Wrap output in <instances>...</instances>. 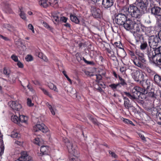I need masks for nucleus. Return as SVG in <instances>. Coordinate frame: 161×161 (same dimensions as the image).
I'll use <instances>...</instances> for the list:
<instances>
[{
	"instance_id": "18",
	"label": "nucleus",
	"mask_w": 161,
	"mask_h": 161,
	"mask_svg": "<svg viewBox=\"0 0 161 161\" xmlns=\"http://www.w3.org/2000/svg\"><path fill=\"white\" fill-rule=\"evenodd\" d=\"M3 9L5 12L8 13L11 12V8L10 6L6 1H4L2 3Z\"/></svg>"
},
{
	"instance_id": "32",
	"label": "nucleus",
	"mask_w": 161,
	"mask_h": 161,
	"mask_svg": "<svg viewBox=\"0 0 161 161\" xmlns=\"http://www.w3.org/2000/svg\"><path fill=\"white\" fill-rule=\"evenodd\" d=\"M48 85L50 89L53 90L57 92H58V90L57 89L56 86L53 84V83L50 82L48 83Z\"/></svg>"
},
{
	"instance_id": "4",
	"label": "nucleus",
	"mask_w": 161,
	"mask_h": 161,
	"mask_svg": "<svg viewBox=\"0 0 161 161\" xmlns=\"http://www.w3.org/2000/svg\"><path fill=\"white\" fill-rule=\"evenodd\" d=\"M161 43L159 36L156 35H152L148 38V44L150 47L154 49Z\"/></svg>"
},
{
	"instance_id": "11",
	"label": "nucleus",
	"mask_w": 161,
	"mask_h": 161,
	"mask_svg": "<svg viewBox=\"0 0 161 161\" xmlns=\"http://www.w3.org/2000/svg\"><path fill=\"white\" fill-rule=\"evenodd\" d=\"M136 21V20L134 19H127V20L123 25L124 27L127 30L131 31Z\"/></svg>"
},
{
	"instance_id": "3",
	"label": "nucleus",
	"mask_w": 161,
	"mask_h": 161,
	"mask_svg": "<svg viewBox=\"0 0 161 161\" xmlns=\"http://www.w3.org/2000/svg\"><path fill=\"white\" fill-rule=\"evenodd\" d=\"M64 142L67 147L69 153L76 158H78L79 155L76 149V147L73 144V142L70 141L67 138L64 139Z\"/></svg>"
},
{
	"instance_id": "12",
	"label": "nucleus",
	"mask_w": 161,
	"mask_h": 161,
	"mask_svg": "<svg viewBox=\"0 0 161 161\" xmlns=\"http://www.w3.org/2000/svg\"><path fill=\"white\" fill-rule=\"evenodd\" d=\"M8 105L14 111H16L18 112V113L22 108L21 105L16 101H9L8 103Z\"/></svg>"
},
{
	"instance_id": "61",
	"label": "nucleus",
	"mask_w": 161,
	"mask_h": 161,
	"mask_svg": "<svg viewBox=\"0 0 161 161\" xmlns=\"http://www.w3.org/2000/svg\"><path fill=\"white\" fill-rule=\"evenodd\" d=\"M114 45L116 46L117 47H118L121 49H122V48L121 47V43L120 42H115L114 43Z\"/></svg>"
},
{
	"instance_id": "10",
	"label": "nucleus",
	"mask_w": 161,
	"mask_h": 161,
	"mask_svg": "<svg viewBox=\"0 0 161 161\" xmlns=\"http://www.w3.org/2000/svg\"><path fill=\"white\" fill-rule=\"evenodd\" d=\"M124 100V106L125 109L130 111V110H134L135 107L133 106L131 102L126 97L123 96Z\"/></svg>"
},
{
	"instance_id": "44",
	"label": "nucleus",
	"mask_w": 161,
	"mask_h": 161,
	"mask_svg": "<svg viewBox=\"0 0 161 161\" xmlns=\"http://www.w3.org/2000/svg\"><path fill=\"white\" fill-rule=\"evenodd\" d=\"M42 25L44 26L47 29L52 31L53 28H52L46 22H43L42 23Z\"/></svg>"
},
{
	"instance_id": "38",
	"label": "nucleus",
	"mask_w": 161,
	"mask_h": 161,
	"mask_svg": "<svg viewBox=\"0 0 161 161\" xmlns=\"http://www.w3.org/2000/svg\"><path fill=\"white\" fill-rule=\"evenodd\" d=\"M46 105L49 108L50 111L51 112L52 114L53 115H54L55 114V113L51 105H50L49 103L48 102L46 103Z\"/></svg>"
},
{
	"instance_id": "21",
	"label": "nucleus",
	"mask_w": 161,
	"mask_h": 161,
	"mask_svg": "<svg viewBox=\"0 0 161 161\" xmlns=\"http://www.w3.org/2000/svg\"><path fill=\"white\" fill-rule=\"evenodd\" d=\"M153 50L154 56L156 57V58H157V60L161 59V58H159V54L161 53V47H159L157 48L156 47Z\"/></svg>"
},
{
	"instance_id": "46",
	"label": "nucleus",
	"mask_w": 161,
	"mask_h": 161,
	"mask_svg": "<svg viewBox=\"0 0 161 161\" xmlns=\"http://www.w3.org/2000/svg\"><path fill=\"white\" fill-rule=\"evenodd\" d=\"M123 122L127 124H130L131 125H134V124L133 123V122L130 120L126 119H123Z\"/></svg>"
},
{
	"instance_id": "50",
	"label": "nucleus",
	"mask_w": 161,
	"mask_h": 161,
	"mask_svg": "<svg viewBox=\"0 0 161 161\" xmlns=\"http://www.w3.org/2000/svg\"><path fill=\"white\" fill-rule=\"evenodd\" d=\"M109 153L111 155L112 157L116 158H118V156L113 152L110 150L108 151Z\"/></svg>"
},
{
	"instance_id": "54",
	"label": "nucleus",
	"mask_w": 161,
	"mask_h": 161,
	"mask_svg": "<svg viewBox=\"0 0 161 161\" xmlns=\"http://www.w3.org/2000/svg\"><path fill=\"white\" fill-rule=\"evenodd\" d=\"M25 60L27 61H30L33 60V58L31 55H27L26 57Z\"/></svg>"
},
{
	"instance_id": "62",
	"label": "nucleus",
	"mask_w": 161,
	"mask_h": 161,
	"mask_svg": "<svg viewBox=\"0 0 161 161\" xmlns=\"http://www.w3.org/2000/svg\"><path fill=\"white\" fill-rule=\"evenodd\" d=\"M17 65L20 68H23L24 67L23 64L19 61L17 62Z\"/></svg>"
},
{
	"instance_id": "58",
	"label": "nucleus",
	"mask_w": 161,
	"mask_h": 161,
	"mask_svg": "<svg viewBox=\"0 0 161 161\" xmlns=\"http://www.w3.org/2000/svg\"><path fill=\"white\" fill-rule=\"evenodd\" d=\"M4 147L3 145L1 146L0 147V157L3 153Z\"/></svg>"
},
{
	"instance_id": "6",
	"label": "nucleus",
	"mask_w": 161,
	"mask_h": 161,
	"mask_svg": "<svg viewBox=\"0 0 161 161\" xmlns=\"http://www.w3.org/2000/svg\"><path fill=\"white\" fill-rule=\"evenodd\" d=\"M136 86L134 87L132 90V93H130L129 92H124V93L128 97H129L130 99L134 100L138 99V100H141V98H140V93L136 89Z\"/></svg>"
},
{
	"instance_id": "48",
	"label": "nucleus",
	"mask_w": 161,
	"mask_h": 161,
	"mask_svg": "<svg viewBox=\"0 0 161 161\" xmlns=\"http://www.w3.org/2000/svg\"><path fill=\"white\" fill-rule=\"evenodd\" d=\"M129 54L131 58L133 59V60H134V59L136 58L137 57L136 56L134 52L131 51H129Z\"/></svg>"
},
{
	"instance_id": "25",
	"label": "nucleus",
	"mask_w": 161,
	"mask_h": 161,
	"mask_svg": "<svg viewBox=\"0 0 161 161\" xmlns=\"http://www.w3.org/2000/svg\"><path fill=\"white\" fill-rule=\"evenodd\" d=\"M49 148L47 146H42L40 149V151L43 154H47Z\"/></svg>"
},
{
	"instance_id": "63",
	"label": "nucleus",
	"mask_w": 161,
	"mask_h": 161,
	"mask_svg": "<svg viewBox=\"0 0 161 161\" xmlns=\"http://www.w3.org/2000/svg\"><path fill=\"white\" fill-rule=\"evenodd\" d=\"M136 55L137 56V57H139L141 56H142L143 54V53L140 52L139 51L136 50Z\"/></svg>"
},
{
	"instance_id": "27",
	"label": "nucleus",
	"mask_w": 161,
	"mask_h": 161,
	"mask_svg": "<svg viewBox=\"0 0 161 161\" xmlns=\"http://www.w3.org/2000/svg\"><path fill=\"white\" fill-rule=\"evenodd\" d=\"M47 1L50 5L54 8H56L58 7V5L57 0H47Z\"/></svg>"
},
{
	"instance_id": "56",
	"label": "nucleus",
	"mask_w": 161,
	"mask_h": 161,
	"mask_svg": "<svg viewBox=\"0 0 161 161\" xmlns=\"http://www.w3.org/2000/svg\"><path fill=\"white\" fill-rule=\"evenodd\" d=\"M156 66H158L161 69V59H159L158 61L155 64Z\"/></svg>"
},
{
	"instance_id": "45",
	"label": "nucleus",
	"mask_w": 161,
	"mask_h": 161,
	"mask_svg": "<svg viewBox=\"0 0 161 161\" xmlns=\"http://www.w3.org/2000/svg\"><path fill=\"white\" fill-rule=\"evenodd\" d=\"M40 89L45 94L51 98L52 97V95L49 93L48 92L47 90L43 88H41Z\"/></svg>"
},
{
	"instance_id": "53",
	"label": "nucleus",
	"mask_w": 161,
	"mask_h": 161,
	"mask_svg": "<svg viewBox=\"0 0 161 161\" xmlns=\"http://www.w3.org/2000/svg\"><path fill=\"white\" fill-rule=\"evenodd\" d=\"M96 75V76L97 79L96 82L99 83V81L102 79V77L100 74Z\"/></svg>"
},
{
	"instance_id": "13",
	"label": "nucleus",
	"mask_w": 161,
	"mask_h": 161,
	"mask_svg": "<svg viewBox=\"0 0 161 161\" xmlns=\"http://www.w3.org/2000/svg\"><path fill=\"white\" fill-rule=\"evenodd\" d=\"M14 161H34L32 158L26 151H23L21 153V156L16 160Z\"/></svg>"
},
{
	"instance_id": "23",
	"label": "nucleus",
	"mask_w": 161,
	"mask_h": 161,
	"mask_svg": "<svg viewBox=\"0 0 161 161\" xmlns=\"http://www.w3.org/2000/svg\"><path fill=\"white\" fill-rule=\"evenodd\" d=\"M143 88H141L139 86H136V89L137 91H138L141 94H146L147 93V89H146L145 87L142 85Z\"/></svg>"
},
{
	"instance_id": "7",
	"label": "nucleus",
	"mask_w": 161,
	"mask_h": 161,
	"mask_svg": "<svg viewBox=\"0 0 161 161\" xmlns=\"http://www.w3.org/2000/svg\"><path fill=\"white\" fill-rule=\"evenodd\" d=\"M127 19V17L125 15L120 13L115 15L114 21L118 25H123L124 24Z\"/></svg>"
},
{
	"instance_id": "19",
	"label": "nucleus",
	"mask_w": 161,
	"mask_h": 161,
	"mask_svg": "<svg viewBox=\"0 0 161 161\" xmlns=\"http://www.w3.org/2000/svg\"><path fill=\"white\" fill-rule=\"evenodd\" d=\"M153 80L155 83L161 87V76L156 74L154 75Z\"/></svg>"
},
{
	"instance_id": "43",
	"label": "nucleus",
	"mask_w": 161,
	"mask_h": 161,
	"mask_svg": "<svg viewBox=\"0 0 161 161\" xmlns=\"http://www.w3.org/2000/svg\"><path fill=\"white\" fill-rule=\"evenodd\" d=\"M90 120L92 121L93 124L95 125H98V122L97 121V120L94 118H93L92 116H90L89 118Z\"/></svg>"
},
{
	"instance_id": "20",
	"label": "nucleus",
	"mask_w": 161,
	"mask_h": 161,
	"mask_svg": "<svg viewBox=\"0 0 161 161\" xmlns=\"http://www.w3.org/2000/svg\"><path fill=\"white\" fill-rule=\"evenodd\" d=\"M133 61L134 64L135 65L142 69L145 68V65L143 64V63L137 58L134 59Z\"/></svg>"
},
{
	"instance_id": "60",
	"label": "nucleus",
	"mask_w": 161,
	"mask_h": 161,
	"mask_svg": "<svg viewBox=\"0 0 161 161\" xmlns=\"http://www.w3.org/2000/svg\"><path fill=\"white\" fill-rule=\"evenodd\" d=\"M15 77H14V75H11L9 77V80L11 82H14L15 81Z\"/></svg>"
},
{
	"instance_id": "17",
	"label": "nucleus",
	"mask_w": 161,
	"mask_h": 161,
	"mask_svg": "<svg viewBox=\"0 0 161 161\" xmlns=\"http://www.w3.org/2000/svg\"><path fill=\"white\" fill-rule=\"evenodd\" d=\"M114 2V0H103L102 5L105 8L108 9L113 5Z\"/></svg>"
},
{
	"instance_id": "22",
	"label": "nucleus",
	"mask_w": 161,
	"mask_h": 161,
	"mask_svg": "<svg viewBox=\"0 0 161 161\" xmlns=\"http://www.w3.org/2000/svg\"><path fill=\"white\" fill-rule=\"evenodd\" d=\"M141 39H140V41L139 42H139L141 43V45L140 46V48L141 50H143L146 49V48L148 46L147 43L146 41H145L143 40V38L142 39V41H141Z\"/></svg>"
},
{
	"instance_id": "34",
	"label": "nucleus",
	"mask_w": 161,
	"mask_h": 161,
	"mask_svg": "<svg viewBox=\"0 0 161 161\" xmlns=\"http://www.w3.org/2000/svg\"><path fill=\"white\" fill-rule=\"evenodd\" d=\"M11 120L15 123H17L19 122V118L16 115H13L11 117Z\"/></svg>"
},
{
	"instance_id": "8",
	"label": "nucleus",
	"mask_w": 161,
	"mask_h": 161,
	"mask_svg": "<svg viewBox=\"0 0 161 161\" xmlns=\"http://www.w3.org/2000/svg\"><path fill=\"white\" fill-rule=\"evenodd\" d=\"M150 47H148L146 51V53L147 54L148 58L150 62L155 64L158 61L157 58L154 56V52L153 49Z\"/></svg>"
},
{
	"instance_id": "51",
	"label": "nucleus",
	"mask_w": 161,
	"mask_h": 161,
	"mask_svg": "<svg viewBox=\"0 0 161 161\" xmlns=\"http://www.w3.org/2000/svg\"><path fill=\"white\" fill-rule=\"evenodd\" d=\"M27 104L29 107H32L34 105V104L32 103L31 100L28 98L27 99Z\"/></svg>"
},
{
	"instance_id": "15",
	"label": "nucleus",
	"mask_w": 161,
	"mask_h": 161,
	"mask_svg": "<svg viewBox=\"0 0 161 161\" xmlns=\"http://www.w3.org/2000/svg\"><path fill=\"white\" fill-rule=\"evenodd\" d=\"M151 13L155 17L161 16V8L158 6H154L151 8Z\"/></svg>"
},
{
	"instance_id": "35",
	"label": "nucleus",
	"mask_w": 161,
	"mask_h": 161,
	"mask_svg": "<svg viewBox=\"0 0 161 161\" xmlns=\"http://www.w3.org/2000/svg\"><path fill=\"white\" fill-rule=\"evenodd\" d=\"M52 19L55 21H58L59 20V17L57 13H53L52 14Z\"/></svg>"
},
{
	"instance_id": "36",
	"label": "nucleus",
	"mask_w": 161,
	"mask_h": 161,
	"mask_svg": "<svg viewBox=\"0 0 161 161\" xmlns=\"http://www.w3.org/2000/svg\"><path fill=\"white\" fill-rule=\"evenodd\" d=\"M19 11L20 13L19 14L20 17L23 19L25 20L26 19V17L25 14V13L22 11L21 9L19 8Z\"/></svg>"
},
{
	"instance_id": "47",
	"label": "nucleus",
	"mask_w": 161,
	"mask_h": 161,
	"mask_svg": "<svg viewBox=\"0 0 161 161\" xmlns=\"http://www.w3.org/2000/svg\"><path fill=\"white\" fill-rule=\"evenodd\" d=\"M15 45L17 46V47H22L23 45V43L21 42V41L18 40L15 42Z\"/></svg>"
},
{
	"instance_id": "1",
	"label": "nucleus",
	"mask_w": 161,
	"mask_h": 161,
	"mask_svg": "<svg viewBox=\"0 0 161 161\" xmlns=\"http://www.w3.org/2000/svg\"><path fill=\"white\" fill-rule=\"evenodd\" d=\"M146 27L142 25L140 22V20H136L132 28L130 31L133 32V35L136 38V44H138L141 39H143V33L145 32Z\"/></svg>"
},
{
	"instance_id": "42",
	"label": "nucleus",
	"mask_w": 161,
	"mask_h": 161,
	"mask_svg": "<svg viewBox=\"0 0 161 161\" xmlns=\"http://www.w3.org/2000/svg\"><path fill=\"white\" fill-rule=\"evenodd\" d=\"M33 142L38 146H40L42 145V142H40L39 138H35L34 139Z\"/></svg>"
},
{
	"instance_id": "39",
	"label": "nucleus",
	"mask_w": 161,
	"mask_h": 161,
	"mask_svg": "<svg viewBox=\"0 0 161 161\" xmlns=\"http://www.w3.org/2000/svg\"><path fill=\"white\" fill-rule=\"evenodd\" d=\"M20 135L16 132L13 131L12 132L11 137L13 138H19L20 137Z\"/></svg>"
},
{
	"instance_id": "29",
	"label": "nucleus",
	"mask_w": 161,
	"mask_h": 161,
	"mask_svg": "<svg viewBox=\"0 0 161 161\" xmlns=\"http://www.w3.org/2000/svg\"><path fill=\"white\" fill-rule=\"evenodd\" d=\"M118 77L120 81V82L118 83L119 84V87H121V85L124 86H126L127 84L125 81V80L123 79L119 75H118Z\"/></svg>"
},
{
	"instance_id": "30",
	"label": "nucleus",
	"mask_w": 161,
	"mask_h": 161,
	"mask_svg": "<svg viewBox=\"0 0 161 161\" xmlns=\"http://www.w3.org/2000/svg\"><path fill=\"white\" fill-rule=\"evenodd\" d=\"M3 26V27L11 32L13 31L14 30V27L13 26L8 24H4Z\"/></svg>"
},
{
	"instance_id": "24",
	"label": "nucleus",
	"mask_w": 161,
	"mask_h": 161,
	"mask_svg": "<svg viewBox=\"0 0 161 161\" xmlns=\"http://www.w3.org/2000/svg\"><path fill=\"white\" fill-rule=\"evenodd\" d=\"M147 93L146 94L147 96L152 98H156V95L154 93V90L153 88H150V89L147 90Z\"/></svg>"
},
{
	"instance_id": "57",
	"label": "nucleus",
	"mask_w": 161,
	"mask_h": 161,
	"mask_svg": "<svg viewBox=\"0 0 161 161\" xmlns=\"http://www.w3.org/2000/svg\"><path fill=\"white\" fill-rule=\"evenodd\" d=\"M3 74L7 75H8L9 74L10 72L9 71H8L7 69H6L5 68H4L3 70Z\"/></svg>"
},
{
	"instance_id": "55",
	"label": "nucleus",
	"mask_w": 161,
	"mask_h": 161,
	"mask_svg": "<svg viewBox=\"0 0 161 161\" xmlns=\"http://www.w3.org/2000/svg\"><path fill=\"white\" fill-rule=\"evenodd\" d=\"M157 115L161 120V108L158 109Z\"/></svg>"
},
{
	"instance_id": "28",
	"label": "nucleus",
	"mask_w": 161,
	"mask_h": 161,
	"mask_svg": "<svg viewBox=\"0 0 161 161\" xmlns=\"http://www.w3.org/2000/svg\"><path fill=\"white\" fill-rule=\"evenodd\" d=\"M48 2L46 0H41L39 2V4L42 6L44 8L47 7L48 4Z\"/></svg>"
},
{
	"instance_id": "2",
	"label": "nucleus",
	"mask_w": 161,
	"mask_h": 161,
	"mask_svg": "<svg viewBox=\"0 0 161 161\" xmlns=\"http://www.w3.org/2000/svg\"><path fill=\"white\" fill-rule=\"evenodd\" d=\"M128 11L131 16L134 18V19L136 20H139L142 15L140 10L137 6L134 5H130L128 9Z\"/></svg>"
},
{
	"instance_id": "26",
	"label": "nucleus",
	"mask_w": 161,
	"mask_h": 161,
	"mask_svg": "<svg viewBox=\"0 0 161 161\" xmlns=\"http://www.w3.org/2000/svg\"><path fill=\"white\" fill-rule=\"evenodd\" d=\"M70 18L71 20L76 24H79L80 23V21L79 19L75 15L72 14L70 15Z\"/></svg>"
},
{
	"instance_id": "9",
	"label": "nucleus",
	"mask_w": 161,
	"mask_h": 161,
	"mask_svg": "<svg viewBox=\"0 0 161 161\" xmlns=\"http://www.w3.org/2000/svg\"><path fill=\"white\" fill-rule=\"evenodd\" d=\"M136 5L143 11L147 10L148 4V0H136Z\"/></svg>"
},
{
	"instance_id": "64",
	"label": "nucleus",
	"mask_w": 161,
	"mask_h": 161,
	"mask_svg": "<svg viewBox=\"0 0 161 161\" xmlns=\"http://www.w3.org/2000/svg\"><path fill=\"white\" fill-rule=\"evenodd\" d=\"M67 18L64 17H61L60 18V20L64 23L67 22Z\"/></svg>"
},
{
	"instance_id": "16",
	"label": "nucleus",
	"mask_w": 161,
	"mask_h": 161,
	"mask_svg": "<svg viewBox=\"0 0 161 161\" xmlns=\"http://www.w3.org/2000/svg\"><path fill=\"white\" fill-rule=\"evenodd\" d=\"M91 10L92 14L94 17L97 18L100 17L101 11L99 8L92 6L91 7Z\"/></svg>"
},
{
	"instance_id": "14",
	"label": "nucleus",
	"mask_w": 161,
	"mask_h": 161,
	"mask_svg": "<svg viewBox=\"0 0 161 161\" xmlns=\"http://www.w3.org/2000/svg\"><path fill=\"white\" fill-rule=\"evenodd\" d=\"M33 130L35 132L40 131L43 133H46L48 130L47 128L43 123L36 125L34 126Z\"/></svg>"
},
{
	"instance_id": "49",
	"label": "nucleus",
	"mask_w": 161,
	"mask_h": 161,
	"mask_svg": "<svg viewBox=\"0 0 161 161\" xmlns=\"http://www.w3.org/2000/svg\"><path fill=\"white\" fill-rule=\"evenodd\" d=\"M107 51L108 53V56L109 57L114 55V52L112 50L108 49Z\"/></svg>"
},
{
	"instance_id": "37",
	"label": "nucleus",
	"mask_w": 161,
	"mask_h": 161,
	"mask_svg": "<svg viewBox=\"0 0 161 161\" xmlns=\"http://www.w3.org/2000/svg\"><path fill=\"white\" fill-rule=\"evenodd\" d=\"M137 58L140 60L141 61L143 64H145L146 62V60L145 58L144 54L139 57H137Z\"/></svg>"
},
{
	"instance_id": "59",
	"label": "nucleus",
	"mask_w": 161,
	"mask_h": 161,
	"mask_svg": "<svg viewBox=\"0 0 161 161\" xmlns=\"http://www.w3.org/2000/svg\"><path fill=\"white\" fill-rule=\"evenodd\" d=\"M28 28L29 29L32 31L33 33H34V27L33 25L31 24H29L28 25Z\"/></svg>"
},
{
	"instance_id": "33",
	"label": "nucleus",
	"mask_w": 161,
	"mask_h": 161,
	"mask_svg": "<svg viewBox=\"0 0 161 161\" xmlns=\"http://www.w3.org/2000/svg\"><path fill=\"white\" fill-rule=\"evenodd\" d=\"M76 92V90L75 89L72 88L71 90L69 92V93L70 95L73 98H76L77 97Z\"/></svg>"
},
{
	"instance_id": "31",
	"label": "nucleus",
	"mask_w": 161,
	"mask_h": 161,
	"mask_svg": "<svg viewBox=\"0 0 161 161\" xmlns=\"http://www.w3.org/2000/svg\"><path fill=\"white\" fill-rule=\"evenodd\" d=\"M19 122L21 123H26L28 120V118L27 117L23 115H21L19 116Z\"/></svg>"
},
{
	"instance_id": "52",
	"label": "nucleus",
	"mask_w": 161,
	"mask_h": 161,
	"mask_svg": "<svg viewBox=\"0 0 161 161\" xmlns=\"http://www.w3.org/2000/svg\"><path fill=\"white\" fill-rule=\"evenodd\" d=\"M11 58L15 62H17L18 61H19L17 56L15 55H12L11 56Z\"/></svg>"
},
{
	"instance_id": "5",
	"label": "nucleus",
	"mask_w": 161,
	"mask_h": 161,
	"mask_svg": "<svg viewBox=\"0 0 161 161\" xmlns=\"http://www.w3.org/2000/svg\"><path fill=\"white\" fill-rule=\"evenodd\" d=\"M129 69L132 71L131 76L133 79L136 81H140L141 84L144 81V76L143 74L140 73L138 70H136L132 69L130 68Z\"/></svg>"
},
{
	"instance_id": "40",
	"label": "nucleus",
	"mask_w": 161,
	"mask_h": 161,
	"mask_svg": "<svg viewBox=\"0 0 161 161\" xmlns=\"http://www.w3.org/2000/svg\"><path fill=\"white\" fill-rule=\"evenodd\" d=\"M109 86L111 87L113 90H116L118 87H119V84H113L109 85Z\"/></svg>"
},
{
	"instance_id": "41",
	"label": "nucleus",
	"mask_w": 161,
	"mask_h": 161,
	"mask_svg": "<svg viewBox=\"0 0 161 161\" xmlns=\"http://www.w3.org/2000/svg\"><path fill=\"white\" fill-rule=\"evenodd\" d=\"M144 82L146 84V85L147 86L146 89H147V90L150 89V82L149 80H146L145 81V80L142 83V84H143Z\"/></svg>"
}]
</instances>
